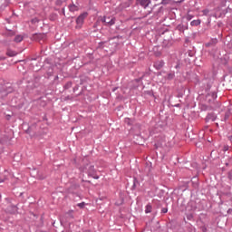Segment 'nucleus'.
I'll return each mask as SVG.
<instances>
[{"label":"nucleus","instance_id":"obj_9","mask_svg":"<svg viewBox=\"0 0 232 232\" xmlns=\"http://www.w3.org/2000/svg\"><path fill=\"white\" fill-rule=\"evenodd\" d=\"M216 117L213 114H208L207 116V121H215Z\"/></svg>","mask_w":232,"mask_h":232},{"label":"nucleus","instance_id":"obj_4","mask_svg":"<svg viewBox=\"0 0 232 232\" xmlns=\"http://www.w3.org/2000/svg\"><path fill=\"white\" fill-rule=\"evenodd\" d=\"M6 55H8V57H15V55H17V53H15V51L7 50Z\"/></svg>","mask_w":232,"mask_h":232},{"label":"nucleus","instance_id":"obj_10","mask_svg":"<svg viewBox=\"0 0 232 232\" xmlns=\"http://www.w3.org/2000/svg\"><path fill=\"white\" fill-rule=\"evenodd\" d=\"M77 206H78V208H81V209H82V208H84V206H86V203L82 202V203H79Z\"/></svg>","mask_w":232,"mask_h":232},{"label":"nucleus","instance_id":"obj_11","mask_svg":"<svg viewBox=\"0 0 232 232\" xmlns=\"http://www.w3.org/2000/svg\"><path fill=\"white\" fill-rule=\"evenodd\" d=\"M211 99L212 101H215V99H217V94L215 92L211 94Z\"/></svg>","mask_w":232,"mask_h":232},{"label":"nucleus","instance_id":"obj_1","mask_svg":"<svg viewBox=\"0 0 232 232\" xmlns=\"http://www.w3.org/2000/svg\"><path fill=\"white\" fill-rule=\"evenodd\" d=\"M88 17V13H83L80 14L76 19V28H82L84 24V19Z\"/></svg>","mask_w":232,"mask_h":232},{"label":"nucleus","instance_id":"obj_7","mask_svg":"<svg viewBox=\"0 0 232 232\" xmlns=\"http://www.w3.org/2000/svg\"><path fill=\"white\" fill-rule=\"evenodd\" d=\"M70 12H75L77 11V5H72L69 6Z\"/></svg>","mask_w":232,"mask_h":232},{"label":"nucleus","instance_id":"obj_12","mask_svg":"<svg viewBox=\"0 0 232 232\" xmlns=\"http://www.w3.org/2000/svg\"><path fill=\"white\" fill-rule=\"evenodd\" d=\"M89 169H90L89 175H92V172L93 171V166H90Z\"/></svg>","mask_w":232,"mask_h":232},{"label":"nucleus","instance_id":"obj_8","mask_svg":"<svg viewBox=\"0 0 232 232\" xmlns=\"http://www.w3.org/2000/svg\"><path fill=\"white\" fill-rule=\"evenodd\" d=\"M152 207L151 205H147L145 208V213H151Z\"/></svg>","mask_w":232,"mask_h":232},{"label":"nucleus","instance_id":"obj_15","mask_svg":"<svg viewBox=\"0 0 232 232\" xmlns=\"http://www.w3.org/2000/svg\"><path fill=\"white\" fill-rule=\"evenodd\" d=\"M203 14H204L205 15H208V14H209V10H204V11H203Z\"/></svg>","mask_w":232,"mask_h":232},{"label":"nucleus","instance_id":"obj_17","mask_svg":"<svg viewBox=\"0 0 232 232\" xmlns=\"http://www.w3.org/2000/svg\"><path fill=\"white\" fill-rule=\"evenodd\" d=\"M2 182H5V179L0 178V184H2Z\"/></svg>","mask_w":232,"mask_h":232},{"label":"nucleus","instance_id":"obj_19","mask_svg":"<svg viewBox=\"0 0 232 232\" xmlns=\"http://www.w3.org/2000/svg\"><path fill=\"white\" fill-rule=\"evenodd\" d=\"M229 179H232V173L230 172L228 175Z\"/></svg>","mask_w":232,"mask_h":232},{"label":"nucleus","instance_id":"obj_18","mask_svg":"<svg viewBox=\"0 0 232 232\" xmlns=\"http://www.w3.org/2000/svg\"><path fill=\"white\" fill-rule=\"evenodd\" d=\"M164 66V63H160V67L162 68Z\"/></svg>","mask_w":232,"mask_h":232},{"label":"nucleus","instance_id":"obj_20","mask_svg":"<svg viewBox=\"0 0 232 232\" xmlns=\"http://www.w3.org/2000/svg\"><path fill=\"white\" fill-rule=\"evenodd\" d=\"M93 179H98L99 176H93Z\"/></svg>","mask_w":232,"mask_h":232},{"label":"nucleus","instance_id":"obj_2","mask_svg":"<svg viewBox=\"0 0 232 232\" xmlns=\"http://www.w3.org/2000/svg\"><path fill=\"white\" fill-rule=\"evenodd\" d=\"M102 23H106L107 24H110V26L115 24V18H106V17H103L102 18Z\"/></svg>","mask_w":232,"mask_h":232},{"label":"nucleus","instance_id":"obj_13","mask_svg":"<svg viewBox=\"0 0 232 232\" xmlns=\"http://www.w3.org/2000/svg\"><path fill=\"white\" fill-rule=\"evenodd\" d=\"M187 19H188V21H191V19H193V16H191L190 14H188Z\"/></svg>","mask_w":232,"mask_h":232},{"label":"nucleus","instance_id":"obj_3","mask_svg":"<svg viewBox=\"0 0 232 232\" xmlns=\"http://www.w3.org/2000/svg\"><path fill=\"white\" fill-rule=\"evenodd\" d=\"M137 3H140V6H143V8H146L150 5V0H137Z\"/></svg>","mask_w":232,"mask_h":232},{"label":"nucleus","instance_id":"obj_16","mask_svg":"<svg viewBox=\"0 0 232 232\" xmlns=\"http://www.w3.org/2000/svg\"><path fill=\"white\" fill-rule=\"evenodd\" d=\"M209 97H211V95H209V94L206 97V100L208 101V102H209V101H211V99H209Z\"/></svg>","mask_w":232,"mask_h":232},{"label":"nucleus","instance_id":"obj_6","mask_svg":"<svg viewBox=\"0 0 232 232\" xmlns=\"http://www.w3.org/2000/svg\"><path fill=\"white\" fill-rule=\"evenodd\" d=\"M191 26H198V24H200V20H193L190 23Z\"/></svg>","mask_w":232,"mask_h":232},{"label":"nucleus","instance_id":"obj_21","mask_svg":"<svg viewBox=\"0 0 232 232\" xmlns=\"http://www.w3.org/2000/svg\"><path fill=\"white\" fill-rule=\"evenodd\" d=\"M56 5H61V3L59 2V0L56 2Z\"/></svg>","mask_w":232,"mask_h":232},{"label":"nucleus","instance_id":"obj_5","mask_svg":"<svg viewBox=\"0 0 232 232\" xmlns=\"http://www.w3.org/2000/svg\"><path fill=\"white\" fill-rule=\"evenodd\" d=\"M23 35H16L14 37V43H21V41H23Z\"/></svg>","mask_w":232,"mask_h":232},{"label":"nucleus","instance_id":"obj_14","mask_svg":"<svg viewBox=\"0 0 232 232\" xmlns=\"http://www.w3.org/2000/svg\"><path fill=\"white\" fill-rule=\"evenodd\" d=\"M161 213H168V208H162Z\"/></svg>","mask_w":232,"mask_h":232}]
</instances>
